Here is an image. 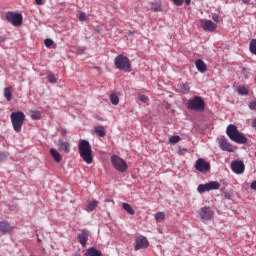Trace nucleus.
I'll list each match as a JSON object with an SVG mask.
<instances>
[{
	"label": "nucleus",
	"mask_w": 256,
	"mask_h": 256,
	"mask_svg": "<svg viewBox=\"0 0 256 256\" xmlns=\"http://www.w3.org/2000/svg\"><path fill=\"white\" fill-rule=\"evenodd\" d=\"M94 131L98 137H105L107 135V131H105V127L103 126H96Z\"/></svg>",
	"instance_id": "nucleus-22"
},
{
	"label": "nucleus",
	"mask_w": 256,
	"mask_h": 256,
	"mask_svg": "<svg viewBox=\"0 0 256 256\" xmlns=\"http://www.w3.org/2000/svg\"><path fill=\"white\" fill-rule=\"evenodd\" d=\"M187 109L190 111H205V100L201 98V96H193L187 102Z\"/></svg>",
	"instance_id": "nucleus-5"
},
{
	"label": "nucleus",
	"mask_w": 256,
	"mask_h": 256,
	"mask_svg": "<svg viewBox=\"0 0 256 256\" xmlns=\"http://www.w3.org/2000/svg\"><path fill=\"white\" fill-rule=\"evenodd\" d=\"M219 145L222 151H228V153H233L235 151L233 145L227 141V138H221L219 140Z\"/></svg>",
	"instance_id": "nucleus-13"
},
{
	"label": "nucleus",
	"mask_w": 256,
	"mask_h": 256,
	"mask_svg": "<svg viewBox=\"0 0 256 256\" xmlns=\"http://www.w3.org/2000/svg\"><path fill=\"white\" fill-rule=\"evenodd\" d=\"M172 1V3H174V5H176V7H181V5H183V2L185 0H170Z\"/></svg>",
	"instance_id": "nucleus-38"
},
{
	"label": "nucleus",
	"mask_w": 256,
	"mask_h": 256,
	"mask_svg": "<svg viewBox=\"0 0 256 256\" xmlns=\"http://www.w3.org/2000/svg\"><path fill=\"white\" fill-rule=\"evenodd\" d=\"M122 207L124 209V211H126L127 213H129V215H135V210H133V208L131 207L130 204L128 203H123Z\"/></svg>",
	"instance_id": "nucleus-26"
},
{
	"label": "nucleus",
	"mask_w": 256,
	"mask_h": 256,
	"mask_svg": "<svg viewBox=\"0 0 256 256\" xmlns=\"http://www.w3.org/2000/svg\"><path fill=\"white\" fill-rule=\"evenodd\" d=\"M77 239L81 247H87V241H89V230H82V232L77 235Z\"/></svg>",
	"instance_id": "nucleus-12"
},
{
	"label": "nucleus",
	"mask_w": 256,
	"mask_h": 256,
	"mask_svg": "<svg viewBox=\"0 0 256 256\" xmlns=\"http://www.w3.org/2000/svg\"><path fill=\"white\" fill-rule=\"evenodd\" d=\"M186 5H191V0H185Z\"/></svg>",
	"instance_id": "nucleus-49"
},
{
	"label": "nucleus",
	"mask_w": 256,
	"mask_h": 256,
	"mask_svg": "<svg viewBox=\"0 0 256 256\" xmlns=\"http://www.w3.org/2000/svg\"><path fill=\"white\" fill-rule=\"evenodd\" d=\"M45 47H51L53 45V40L51 38H47L44 40Z\"/></svg>",
	"instance_id": "nucleus-37"
},
{
	"label": "nucleus",
	"mask_w": 256,
	"mask_h": 256,
	"mask_svg": "<svg viewBox=\"0 0 256 256\" xmlns=\"http://www.w3.org/2000/svg\"><path fill=\"white\" fill-rule=\"evenodd\" d=\"M47 81H48V83L55 84V83H57V76H55V74H53V73H49L47 75Z\"/></svg>",
	"instance_id": "nucleus-31"
},
{
	"label": "nucleus",
	"mask_w": 256,
	"mask_h": 256,
	"mask_svg": "<svg viewBox=\"0 0 256 256\" xmlns=\"http://www.w3.org/2000/svg\"><path fill=\"white\" fill-rule=\"evenodd\" d=\"M179 87H180V91H182L184 95H187V93H189L190 91L189 84L181 83Z\"/></svg>",
	"instance_id": "nucleus-30"
},
{
	"label": "nucleus",
	"mask_w": 256,
	"mask_h": 256,
	"mask_svg": "<svg viewBox=\"0 0 256 256\" xmlns=\"http://www.w3.org/2000/svg\"><path fill=\"white\" fill-rule=\"evenodd\" d=\"M230 167L236 175H243L245 173V163L241 160L232 161Z\"/></svg>",
	"instance_id": "nucleus-9"
},
{
	"label": "nucleus",
	"mask_w": 256,
	"mask_h": 256,
	"mask_svg": "<svg viewBox=\"0 0 256 256\" xmlns=\"http://www.w3.org/2000/svg\"><path fill=\"white\" fill-rule=\"evenodd\" d=\"M114 65L116 69H119L120 71L131 73V62L129 61V58L123 54L116 56L114 59Z\"/></svg>",
	"instance_id": "nucleus-4"
},
{
	"label": "nucleus",
	"mask_w": 256,
	"mask_h": 256,
	"mask_svg": "<svg viewBox=\"0 0 256 256\" xmlns=\"http://www.w3.org/2000/svg\"><path fill=\"white\" fill-rule=\"evenodd\" d=\"M50 155L53 157L56 163H61V159H63V157H61V154L59 153V151H57V149L51 148Z\"/></svg>",
	"instance_id": "nucleus-20"
},
{
	"label": "nucleus",
	"mask_w": 256,
	"mask_h": 256,
	"mask_svg": "<svg viewBox=\"0 0 256 256\" xmlns=\"http://www.w3.org/2000/svg\"><path fill=\"white\" fill-rule=\"evenodd\" d=\"M6 20L8 23H12L14 27H21L23 25V14L9 11L6 13Z\"/></svg>",
	"instance_id": "nucleus-7"
},
{
	"label": "nucleus",
	"mask_w": 256,
	"mask_h": 256,
	"mask_svg": "<svg viewBox=\"0 0 256 256\" xmlns=\"http://www.w3.org/2000/svg\"><path fill=\"white\" fill-rule=\"evenodd\" d=\"M197 191L200 194L209 192V185H208V183L198 185Z\"/></svg>",
	"instance_id": "nucleus-25"
},
{
	"label": "nucleus",
	"mask_w": 256,
	"mask_h": 256,
	"mask_svg": "<svg viewBox=\"0 0 256 256\" xmlns=\"http://www.w3.org/2000/svg\"><path fill=\"white\" fill-rule=\"evenodd\" d=\"M155 219H156L157 223H161V221H163V219H165V212L156 213Z\"/></svg>",
	"instance_id": "nucleus-32"
},
{
	"label": "nucleus",
	"mask_w": 256,
	"mask_h": 256,
	"mask_svg": "<svg viewBox=\"0 0 256 256\" xmlns=\"http://www.w3.org/2000/svg\"><path fill=\"white\" fill-rule=\"evenodd\" d=\"M98 206H99V201H97V200L89 201L87 203L85 211H87V213H91V212L95 211V209H97Z\"/></svg>",
	"instance_id": "nucleus-19"
},
{
	"label": "nucleus",
	"mask_w": 256,
	"mask_h": 256,
	"mask_svg": "<svg viewBox=\"0 0 256 256\" xmlns=\"http://www.w3.org/2000/svg\"><path fill=\"white\" fill-rule=\"evenodd\" d=\"M5 37L4 36H0V45H3V43H5Z\"/></svg>",
	"instance_id": "nucleus-44"
},
{
	"label": "nucleus",
	"mask_w": 256,
	"mask_h": 256,
	"mask_svg": "<svg viewBox=\"0 0 256 256\" xmlns=\"http://www.w3.org/2000/svg\"><path fill=\"white\" fill-rule=\"evenodd\" d=\"M252 127L254 128V129H256V117L253 119V121H252Z\"/></svg>",
	"instance_id": "nucleus-46"
},
{
	"label": "nucleus",
	"mask_w": 256,
	"mask_h": 256,
	"mask_svg": "<svg viewBox=\"0 0 256 256\" xmlns=\"http://www.w3.org/2000/svg\"><path fill=\"white\" fill-rule=\"evenodd\" d=\"M212 19L215 21V23H219V14H213Z\"/></svg>",
	"instance_id": "nucleus-41"
},
{
	"label": "nucleus",
	"mask_w": 256,
	"mask_h": 256,
	"mask_svg": "<svg viewBox=\"0 0 256 256\" xmlns=\"http://www.w3.org/2000/svg\"><path fill=\"white\" fill-rule=\"evenodd\" d=\"M10 119L15 133H21L23 123H25V113L22 111L12 112L10 114Z\"/></svg>",
	"instance_id": "nucleus-3"
},
{
	"label": "nucleus",
	"mask_w": 256,
	"mask_h": 256,
	"mask_svg": "<svg viewBox=\"0 0 256 256\" xmlns=\"http://www.w3.org/2000/svg\"><path fill=\"white\" fill-rule=\"evenodd\" d=\"M36 5H43V0H35Z\"/></svg>",
	"instance_id": "nucleus-45"
},
{
	"label": "nucleus",
	"mask_w": 256,
	"mask_h": 256,
	"mask_svg": "<svg viewBox=\"0 0 256 256\" xmlns=\"http://www.w3.org/2000/svg\"><path fill=\"white\" fill-rule=\"evenodd\" d=\"M13 231V226L7 221H0V233L1 235H7Z\"/></svg>",
	"instance_id": "nucleus-14"
},
{
	"label": "nucleus",
	"mask_w": 256,
	"mask_h": 256,
	"mask_svg": "<svg viewBox=\"0 0 256 256\" xmlns=\"http://www.w3.org/2000/svg\"><path fill=\"white\" fill-rule=\"evenodd\" d=\"M195 65L199 73H205V71H207V64H205L203 60L201 59L196 60Z\"/></svg>",
	"instance_id": "nucleus-18"
},
{
	"label": "nucleus",
	"mask_w": 256,
	"mask_h": 256,
	"mask_svg": "<svg viewBox=\"0 0 256 256\" xmlns=\"http://www.w3.org/2000/svg\"><path fill=\"white\" fill-rule=\"evenodd\" d=\"M61 134L63 137H67V129H62Z\"/></svg>",
	"instance_id": "nucleus-43"
},
{
	"label": "nucleus",
	"mask_w": 256,
	"mask_h": 256,
	"mask_svg": "<svg viewBox=\"0 0 256 256\" xmlns=\"http://www.w3.org/2000/svg\"><path fill=\"white\" fill-rule=\"evenodd\" d=\"M105 203H113V200H111V199H106V200H105Z\"/></svg>",
	"instance_id": "nucleus-48"
},
{
	"label": "nucleus",
	"mask_w": 256,
	"mask_h": 256,
	"mask_svg": "<svg viewBox=\"0 0 256 256\" xmlns=\"http://www.w3.org/2000/svg\"><path fill=\"white\" fill-rule=\"evenodd\" d=\"M138 99L142 103H147V101H149V98L146 95H143V94L138 95Z\"/></svg>",
	"instance_id": "nucleus-36"
},
{
	"label": "nucleus",
	"mask_w": 256,
	"mask_h": 256,
	"mask_svg": "<svg viewBox=\"0 0 256 256\" xmlns=\"http://www.w3.org/2000/svg\"><path fill=\"white\" fill-rule=\"evenodd\" d=\"M7 159V155L4 152H0V163H3Z\"/></svg>",
	"instance_id": "nucleus-40"
},
{
	"label": "nucleus",
	"mask_w": 256,
	"mask_h": 256,
	"mask_svg": "<svg viewBox=\"0 0 256 256\" xmlns=\"http://www.w3.org/2000/svg\"><path fill=\"white\" fill-rule=\"evenodd\" d=\"M242 74L244 75L245 79H249V77H251V72L246 68H242Z\"/></svg>",
	"instance_id": "nucleus-35"
},
{
	"label": "nucleus",
	"mask_w": 256,
	"mask_h": 256,
	"mask_svg": "<svg viewBox=\"0 0 256 256\" xmlns=\"http://www.w3.org/2000/svg\"><path fill=\"white\" fill-rule=\"evenodd\" d=\"M111 163L116 169V171H119V173H125L127 169H129V166L127 165V162L123 160V158L117 156V155H112L111 156Z\"/></svg>",
	"instance_id": "nucleus-6"
},
{
	"label": "nucleus",
	"mask_w": 256,
	"mask_h": 256,
	"mask_svg": "<svg viewBox=\"0 0 256 256\" xmlns=\"http://www.w3.org/2000/svg\"><path fill=\"white\" fill-rule=\"evenodd\" d=\"M199 215L202 221H211V219H213V212L211 208L207 206L201 208Z\"/></svg>",
	"instance_id": "nucleus-11"
},
{
	"label": "nucleus",
	"mask_w": 256,
	"mask_h": 256,
	"mask_svg": "<svg viewBox=\"0 0 256 256\" xmlns=\"http://www.w3.org/2000/svg\"><path fill=\"white\" fill-rule=\"evenodd\" d=\"M128 35H134V33L132 31H129Z\"/></svg>",
	"instance_id": "nucleus-52"
},
{
	"label": "nucleus",
	"mask_w": 256,
	"mask_h": 256,
	"mask_svg": "<svg viewBox=\"0 0 256 256\" xmlns=\"http://www.w3.org/2000/svg\"><path fill=\"white\" fill-rule=\"evenodd\" d=\"M250 189H253V191H256V180H254V181L251 183Z\"/></svg>",
	"instance_id": "nucleus-42"
},
{
	"label": "nucleus",
	"mask_w": 256,
	"mask_h": 256,
	"mask_svg": "<svg viewBox=\"0 0 256 256\" xmlns=\"http://www.w3.org/2000/svg\"><path fill=\"white\" fill-rule=\"evenodd\" d=\"M79 21H87L89 19V16H87V13L85 12H80L78 15Z\"/></svg>",
	"instance_id": "nucleus-33"
},
{
	"label": "nucleus",
	"mask_w": 256,
	"mask_h": 256,
	"mask_svg": "<svg viewBox=\"0 0 256 256\" xmlns=\"http://www.w3.org/2000/svg\"><path fill=\"white\" fill-rule=\"evenodd\" d=\"M151 10L154 11L155 13H159V11H161V2H152Z\"/></svg>",
	"instance_id": "nucleus-28"
},
{
	"label": "nucleus",
	"mask_w": 256,
	"mask_h": 256,
	"mask_svg": "<svg viewBox=\"0 0 256 256\" xmlns=\"http://www.w3.org/2000/svg\"><path fill=\"white\" fill-rule=\"evenodd\" d=\"M37 241L38 243H41V238H39V234H37Z\"/></svg>",
	"instance_id": "nucleus-50"
},
{
	"label": "nucleus",
	"mask_w": 256,
	"mask_h": 256,
	"mask_svg": "<svg viewBox=\"0 0 256 256\" xmlns=\"http://www.w3.org/2000/svg\"><path fill=\"white\" fill-rule=\"evenodd\" d=\"M110 102L112 105H119V96L116 93L110 94Z\"/></svg>",
	"instance_id": "nucleus-29"
},
{
	"label": "nucleus",
	"mask_w": 256,
	"mask_h": 256,
	"mask_svg": "<svg viewBox=\"0 0 256 256\" xmlns=\"http://www.w3.org/2000/svg\"><path fill=\"white\" fill-rule=\"evenodd\" d=\"M57 147L60 151H64V153H71V143L63 141V139H58Z\"/></svg>",
	"instance_id": "nucleus-15"
},
{
	"label": "nucleus",
	"mask_w": 256,
	"mask_h": 256,
	"mask_svg": "<svg viewBox=\"0 0 256 256\" xmlns=\"http://www.w3.org/2000/svg\"><path fill=\"white\" fill-rule=\"evenodd\" d=\"M226 134L231 141H234V143H238L239 145H245V143H247V137L245 134H243V132H239V129H237L235 124H230L227 126Z\"/></svg>",
	"instance_id": "nucleus-2"
},
{
	"label": "nucleus",
	"mask_w": 256,
	"mask_h": 256,
	"mask_svg": "<svg viewBox=\"0 0 256 256\" xmlns=\"http://www.w3.org/2000/svg\"><path fill=\"white\" fill-rule=\"evenodd\" d=\"M221 187V183L218 181H210L208 182L209 191H217Z\"/></svg>",
	"instance_id": "nucleus-21"
},
{
	"label": "nucleus",
	"mask_w": 256,
	"mask_h": 256,
	"mask_svg": "<svg viewBox=\"0 0 256 256\" xmlns=\"http://www.w3.org/2000/svg\"><path fill=\"white\" fill-rule=\"evenodd\" d=\"M196 171L200 173H207V171L211 170V163L205 161L203 158H199L195 164Z\"/></svg>",
	"instance_id": "nucleus-8"
},
{
	"label": "nucleus",
	"mask_w": 256,
	"mask_h": 256,
	"mask_svg": "<svg viewBox=\"0 0 256 256\" xmlns=\"http://www.w3.org/2000/svg\"><path fill=\"white\" fill-rule=\"evenodd\" d=\"M204 31H210L213 32L215 29H217V24L213 23L211 20H206L203 25Z\"/></svg>",
	"instance_id": "nucleus-17"
},
{
	"label": "nucleus",
	"mask_w": 256,
	"mask_h": 256,
	"mask_svg": "<svg viewBox=\"0 0 256 256\" xmlns=\"http://www.w3.org/2000/svg\"><path fill=\"white\" fill-rule=\"evenodd\" d=\"M180 141H181V137L179 136H172L169 138V143L175 144V143H179Z\"/></svg>",
	"instance_id": "nucleus-34"
},
{
	"label": "nucleus",
	"mask_w": 256,
	"mask_h": 256,
	"mask_svg": "<svg viewBox=\"0 0 256 256\" xmlns=\"http://www.w3.org/2000/svg\"><path fill=\"white\" fill-rule=\"evenodd\" d=\"M74 256H81L79 252L75 253Z\"/></svg>",
	"instance_id": "nucleus-51"
},
{
	"label": "nucleus",
	"mask_w": 256,
	"mask_h": 256,
	"mask_svg": "<svg viewBox=\"0 0 256 256\" xmlns=\"http://www.w3.org/2000/svg\"><path fill=\"white\" fill-rule=\"evenodd\" d=\"M84 256H103V252H101V250H98L95 247H89L85 251Z\"/></svg>",
	"instance_id": "nucleus-16"
},
{
	"label": "nucleus",
	"mask_w": 256,
	"mask_h": 256,
	"mask_svg": "<svg viewBox=\"0 0 256 256\" xmlns=\"http://www.w3.org/2000/svg\"><path fill=\"white\" fill-rule=\"evenodd\" d=\"M237 93L238 95H249V89L245 85H239L237 87Z\"/></svg>",
	"instance_id": "nucleus-24"
},
{
	"label": "nucleus",
	"mask_w": 256,
	"mask_h": 256,
	"mask_svg": "<svg viewBox=\"0 0 256 256\" xmlns=\"http://www.w3.org/2000/svg\"><path fill=\"white\" fill-rule=\"evenodd\" d=\"M149 247V240L147 237L140 235L136 238V245L134 247V251H139V249H147Z\"/></svg>",
	"instance_id": "nucleus-10"
},
{
	"label": "nucleus",
	"mask_w": 256,
	"mask_h": 256,
	"mask_svg": "<svg viewBox=\"0 0 256 256\" xmlns=\"http://www.w3.org/2000/svg\"><path fill=\"white\" fill-rule=\"evenodd\" d=\"M4 97L6 101H11L13 99V93L11 92V87L4 88Z\"/></svg>",
	"instance_id": "nucleus-23"
},
{
	"label": "nucleus",
	"mask_w": 256,
	"mask_h": 256,
	"mask_svg": "<svg viewBox=\"0 0 256 256\" xmlns=\"http://www.w3.org/2000/svg\"><path fill=\"white\" fill-rule=\"evenodd\" d=\"M250 1H251V0H242V3H243L244 5H249Z\"/></svg>",
	"instance_id": "nucleus-47"
},
{
	"label": "nucleus",
	"mask_w": 256,
	"mask_h": 256,
	"mask_svg": "<svg viewBox=\"0 0 256 256\" xmlns=\"http://www.w3.org/2000/svg\"><path fill=\"white\" fill-rule=\"evenodd\" d=\"M248 107L251 111H256V101L250 102Z\"/></svg>",
	"instance_id": "nucleus-39"
},
{
	"label": "nucleus",
	"mask_w": 256,
	"mask_h": 256,
	"mask_svg": "<svg viewBox=\"0 0 256 256\" xmlns=\"http://www.w3.org/2000/svg\"><path fill=\"white\" fill-rule=\"evenodd\" d=\"M78 151L81 159L91 165L93 163V150H91V144L87 140H80L78 144Z\"/></svg>",
	"instance_id": "nucleus-1"
},
{
	"label": "nucleus",
	"mask_w": 256,
	"mask_h": 256,
	"mask_svg": "<svg viewBox=\"0 0 256 256\" xmlns=\"http://www.w3.org/2000/svg\"><path fill=\"white\" fill-rule=\"evenodd\" d=\"M30 117H31L32 121H37V120L41 119V112H39L37 110H32Z\"/></svg>",
	"instance_id": "nucleus-27"
}]
</instances>
